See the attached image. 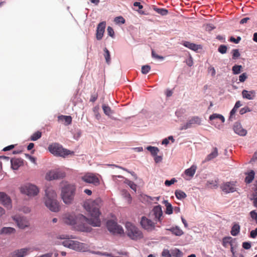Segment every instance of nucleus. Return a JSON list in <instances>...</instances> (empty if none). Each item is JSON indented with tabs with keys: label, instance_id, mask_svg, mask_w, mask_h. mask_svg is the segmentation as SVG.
I'll return each mask as SVG.
<instances>
[{
	"label": "nucleus",
	"instance_id": "obj_9",
	"mask_svg": "<svg viewBox=\"0 0 257 257\" xmlns=\"http://www.w3.org/2000/svg\"><path fill=\"white\" fill-rule=\"evenodd\" d=\"M21 192L29 196L37 195L39 192V189L34 185L31 184H26L21 187Z\"/></svg>",
	"mask_w": 257,
	"mask_h": 257
},
{
	"label": "nucleus",
	"instance_id": "obj_29",
	"mask_svg": "<svg viewBox=\"0 0 257 257\" xmlns=\"http://www.w3.org/2000/svg\"><path fill=\"white\" fill-rule=\"evenodd\" d=\"M240 226L237 223H234L231 228L230 233L233 236H236L240 231Z\"/></svg>",
	"mask_w": 257,
	"mask_h": 257
},
{
	"label": "nucleus",
	"instance_id": "obj_27",
	"mask_svg": "<svg viewBox=\"0 0 257 257\" xmlns=\"http://www.w3.org/2000/svg\"><path fill=\"white\" fill-rule=\"evenodd\" d=\"M197 167L195 165H192L190 168L186 169L185 171V174L189 177H193L195 173Z\"/></svg>",
	"mask_w": 257,
	"mask_h": 257
},
{
	"label": "nucleus",
	"instance_id": "obj_44",
	"mask_svg": "<svg viewBox=\"0 0 257 257\" xmlns=\"http://www.w3.org/2000/svg\"><path fill=\"white\" fill-rule=\"evenodd\" d=\"M114 22L116 24H124L125 19L121 16L117 17L114 19Z\"/></svg>",
	"mask_w": 257,
	"mask_h": 257
},
{
	"label": "nucleus",
	"instance_id": "obj_52",
	"mask_svg": "<svg viewBox=\"0 0 257 257\" xmlns=\"http://www.w3.org/2000/svg\"><path fill=\"white\" fill-rule=\"evenodd\" d=\"M250 111V110L249 108V107L246 106V107H244L240 109V110L239 111V113L240 114H243L247 112H249Z\"/></svg>",
	"mask_w": 257,
	"mask_h": 257
},
{
	"label": "nucleus",
	"instance_id": "obj_3",
	"mask_svg": "<svg viewBox=\"0 0 257 257\" xmlns=\"http://www.w3.org/2000/svg\"><path fill=\"white\" fill-rule=\"evenodd\" d=\"M57 194L51 187H47L45 190L44 202L46 206L51 211L57 212L60 210L59 203L56 199Z\"/></svg>",
	"mask_w": 257,
	"mask_h": 257
},
{
	"label": "nucleus",
	"instance_id": "obj_21",
	"mask_svg": "<svg viewBox=\"0 0 257 257\" xmlns=\"http://www.w3.org/2000/svg\"><path fill=\"white\" fill-rule=\"evenodd\" d=\"M209 119L212 121V124H215V123L217 122L215 120H219L220 121L221 124H222L225 121V118L224 116L220 114L213 113L209 116Z\"/></svg>",
	"mask_w": 257,
	"mask_h": 257
},
{
	"label": "nucleus",
	"instance_id": "obj_4",
	"mask_svg": "<svg viewBox=\"0 0 257 257\" xmlns=\"http://www.w3.org/2000/svg\"><path fill=\"white\" fill-rule=\"evenodd\" d=\"M76 190V186L72 184H66L62 187L61 197L65 204L69 205L73 203Z\"/></svg>",
	"mask_w": 257,
	"mask_h": 257
},
{
	"label": "nucleus",
	"instance_id": "obj_55",
	"mask_svg": "<svg viewBox=\"0 0 257 257\" xmlns=\"http://www.w3.org/2000/svg\"><path fill=\"white\" fill-rule=\"evenodd\" d=\"M257 236V228L254 230H252L251 231L250 233V236L251 238H254Z\"/></svg>",
	"mask_w": 257,
	"mask_h": 257
},
{
	"label": "nucleus",
	"instance_id": "obj_30",
	"mask_svg": "<svg viewBox=\"0 0 257 257\" xmlns=\"http://www.w3.org/2000/svg\"><path fill=\"white\" fill-rule=\"evenodd\" d=\"M167 230H170L172 232L173 234H175L177 236H181L183 234V231L178 226H176L175 227H172L170 229H168Z\"/></svg>",
	"mask_w": 257,
	"mask_h": 257
},
{
	"label": "nucleus",
	"instance_id": "obj_16",
	"mask_svg": "<svg viewBox=\"0 0 257 257\" xmlns=\"http://www.w3.org/2000/svg\"><path fill=\"white\" fill-rule=\"evenodd\" d=\"M152 214L154 216V219L157 222H161L163 217V211L161 205L155 206L152 210Z\"/></svg>",
	"mask_w": 257,
	"mask_h": 257
},
{
	"label": "nucleus",
	"instance_id": "obj_18",
	"mask_svg": "<svg viewBox=\"0 0 257 257\" xmlns=\"http://www.w3.org/2000/svg\"><path fill=\"white\" fill-rule=\"evenodd\" d=\"M30 248H23L17 249L11 253V257H24L28 254Z\"/></svg>",
	"mask_w": 257,
	"mask_h": 257
},
{
	"label": "nucleus",
	"instance_id": "obj_61",
	"mask_svg": "<svg viewBox=\"0 0 257 257\" xmlns=\"http://www.w3.org/2000/svg\"><path fill=\"white\" fill-rule=\"evenodd\" d=\"M154 160L156 163H159L161 162L162 160V157L157 156V155L156 156H154Z\"/></svg>",
	"mask_w": 257,
	"mask_h": 257
},
{
	"label": "nucleus",
	"instance_id": "obj_22",
	"mask_svg": "<svg viewBox=\"0 0 257 257\" xmlns=\"http://www.w3.org/2000/svg\"><path fill=\"white\" fill-rule=\"evenodd\" d=\"M242 95L243 98L251 100L255 97V92L254 90L247 91L243 90L242 91Z\"/></svg>",
	"mask_w": 257,
	"mask_h": 257
},
{
	"label": "nucleus",
	"instance_id": "obj_46",
	"mask_svg": "<svg viewBox=\"0 0 257 257\" xmlns=\"http://www.w3.org/2000/svg\"><path fill=\"white\" fill-rule=\"evenodd\" d=\"M176 182H177V180L174 178H172L170 180H166L165 182V184L167 186H170L171 185L174 184Z\"/></svg>",
	"mask_w": 257,
	"mask_h": 257
},
{
	"label": "nucleus",
	"instance_id": "obj_47",
	"mask_svg": "<svg viewBox=\"0 0 257 257\" xmlns=\"http://www.w3.org/2000/svg\"><path fill=\"white\" fill-rule=\"evenodd\" d=\"M162 255L164 257H171V251L168 249H164L162 252Z\"/></svg>",
	"mask_w": 257,
	"mask_h": 257
},
{
	"label": "nucleus",
	"instance_id": "obj_19",
	"mask_svg": "<svg viewBox=\"0 0 257 257\" xmlns=\"http://www.w3.org/2000/svg\"><path fill=\"white\" fill-rule=\"evenodd\" d=\"M105 26L106 23L105 22H101L98 25L96 34V38L98 40H100L102 38Z\"/></svg>",
	"mask_w": 257,
	"mask_h": 257
},
{
	"label": "nucleus",
	"instance_id": "obj_57",
	"mask_svg": "<svg viewBox=\"0 0 257 257\" xmlns=\"http://www.w3.org/2000/svg\"><path fill=\"white\" fill-rule=\"evenodd\" d=\"M98 95L97 93H95L94 94L91 95L90 101H91L92 102H95L96 99H97Z\"/></svg>",
	"mask_w": 257,
	"mask_h": 257
},
{
	"label": "nucleus",
	"instance_id": "obj_37",
	"mask_svg": "<svg viewBox=\"0 0 257 257\" xmlns=\"http://www.w3.org/2000/svg\"><path fill=\"white\" fill-rule=\"evenodd\" d=\"M147 149L149 152H150V153L153 156H156L158 154V152H159V149L157 147H155L148 146L147 148Z\"/></svg>",
	"mask_w": 257,
	"mask_h": 257
},
{
	"label": "nucleus",
	"instance_id": "obj_59",
	"mask_svg": "<svg viewBox=\"0 0 257 257\" xmlns=\"http://www.w3.org/2000/svg\"><path fill=\"white\" fill-rule=\"evenodd\" d=\"M128 185L134 190H136L137 185L132 181H130Z\"/></svg>",
	"mask_w": 257,
	"mask_h": 257
},
{
	"label": "nucleus",
	"instance_id": "obj_23",
	"mask_svg": "<svg viewBox=\"0 0 257 257\" xmlns=\"http://www.w3.org/2000/svg\"><path fill=\"white\" fill-rule=\"evenodd\" d=\"M58 120L63 123L65 125L70 124L72 122V117L69 115H61L58 116Z\"/></svg>",
	"mask_w": 257,
	"mask_h": 257
},
{
	"label": "nucleus",
	"instance_id": "obj_33",
	"mask_svg": "<svg viewBox=\"0 0 257 257\" xmlns=\"http://www.w3.org/2000/svg\"><path fill=\"white\" fill-rule=\"evenodd\" d=\"M102 109L103 110L104 113L108 116H110L111 114H112L113 112L111 110V108L108 106V105H106L105 104H103L102 106Z\"/></svg>",
	"mask_w": 257,
	"mask_h": 257
},
{
	"label": "nucleus",
	"instance_id": "obj_34",
	"mask_svg": "<svg viewBox=\"0 0 257 257\" xmlns=\"http://www.w3.org/2000/svg\"><path fill=\"white\" fill-rule=\"evenodd\" d=\"M154 10L158 14H159L162 16H166L168 14V11L167 9L164 8H158L157 7H154Z\"/></svg>",
	"mask_w": 257,
	"mask_h": 257
},
{
	"label": "nucleus",
	"instance_id": "obj_50",
	"mask_svg": "<svg viewBox=\"0 0 257 257\" xmlns=\"http://www.w3.org/2000/svg\"><path fill=\"white\" fill-rule=\"evenodd\" d=\"M152 57L155 59H160V60L164 59V57L163 56L158 55L155 52V51L154 50H152Z\"/></svg>",
	"mask_w": 257,
	"mask_h": 257
},
{
	"label": "nucleus",
	"instance_id": "obj_2",
	"mask_svg": "<svg viewBox=\"0 0 257 257\" xmlns=\"http://www.w3.org/2000/svg\"><path fill=\"white\" fill-rule=\"evenodd\" d=\"M64 222L69 225H75V227L81 231H88L89 227L87 222L89 221L85 216L74 213L66 214L63 217Z\"/></svg>",
	"mask_w": 257,
	"mask_h": 257
},
{
	"label": "nucleus",
	"instance_id": "obj_8",
	"mask_svg": "<svg viewBox=\"0 0 257 257\" xmlns=\"http://www.w3.org/2000/svg\"><path fill=\"white\" fill-rule=\"evenodd\" d=\"M140 224L142 227L148 232H151L155 230L157 222L154 220H152L149 216H142L140 220Z\"/></svg>",
	"mask_w": 257,
	"mask_h": 257
},
{
	"label": "nucleus",
	"instance_id": "obj_45",
	"mask_svg": "<svg viewBox=\"0 0 257 257\" xmlns=\"http://www.w3.org/2000/svg\"><path fill=\"white\" fill-rule=\"evenodd\" d=\"M232 53L233 59H235L240 56V53L238 49L232 50Z\"/></svg>",
	"mask_w": 257,
	"mask_h": 257
},
{
	"label": "nucleus",
	"instance_id": "obj_14",
	"mask_svg": "<svg viewBox=\"0 0 257 257\" xmlns=\"http://www.w3.org/2000/svg\"><path fill=\"white\" fill-rule=\"evenodd\" d=\"M81 180L87 183H91L94 185H98L99 184L98 178L92 173H86L81 177Z\"/></svg>",
	"mask_w": 257,
	"mask_h": 257
},
{
	"label": "nucleus",
	"instance_id": "obj_1",
	"mask_svg": "<svg viewBox=\"0 0 257 257\" xmlns=\"http://www.w3.org/2000/svg\"><path fill=\"white\" fill-rule=\"evenodd\" d=\"M102 200L97 198L95 200H88L84 203V207L91 216V218L87 220L90 221L87 222L88 225H91L93 226H100L101 224L99 216L101 214L100 208L102 206Z\"/></svg>",
	"mask_w": 257,
	"mask_h": 257
},
{
	"label": "nucleus",
	"instance_id": "obj_10",
	"mask_svg": "<svg viewBox=\"0 0 257 257\" xmlns=\"http://www.w3.org/2000/svg\"><path fill=\"white\" fill-rule=\"evenodd\" d=\"M12 218L20 229H25L30 226L29 221L25 216L16 215L12 216Z\"/></svg>",
	"mask_w": 257,
	"mask_h": 257
},
{
	"label": "nucleus",
	"instance_id": "obj_49",
	"mask_svg": "<svg viewBox=\"0 0 257 257\" xmlns=\"http://www.w3.org/2000/svg\"><path fill=\"white\" fill-rule=\"evenodd\" d=\"M186 63L187 65L190 67L192 66L193 65V58L191 56H190L189 58L186 59Z\"/></svg>",
	"mask_w": 257,
	"mask_h": 257
},
{
	"label": "nucleus",
	"instance_id": "obj_56",
	"mask_svg": "<svg viewBox=\"0 0 257 257\" xmlns=\"http://www.w3.org/2000/svg\"><path fill=\"white\" fill-rule=\"evenodd\" d=\"M250 217L254 219L257 220V212L253 210L250 212Z\"/></svg>",
	"mask_w": 257,
	"mask_h": 257
},
{
	"label": "nucleus",
	"instance_id": "obj_51",
	"mask_svg": "<svg viewBox=\"0 0 257 257\" xmlns=\"http://www.w3.org/2000/svg\"><path fill=\"white\" fill-rule=\"evenodd\" d=\"M240 40H241V38L240 37H237L236 39H235L233 37H231L230 38V41L233 42L235 44H238L240 42Z\"/></svg>",
	"mask_w": 257,
	"mask_h": 257
},
{
	"label": "nucleus",
	"instance_id": "obj_60",
	"mask_svg": "<svg viewBox=\"0 0 257 257\" xmlns=\"http://www.w3.org/2000/svg\"><path fill=\"white\" fill-rule=\"evenodd\" d=\"M208 71L211 73L212 76H214L215 75L216 72L214 67H210L208 68Z\"/></svg>",
	"mask_w": 257,
	"mask_h": 257
},
{
	"label": "nucleus",
	"instance_id": "obj_36",
	"mask_svg": "<svg viewBox=\"0 0 257 257\" xmlns=\"http://www.w3.org/2000/svg\"><path fill=\"white\" fill-rule=\"evenodd\" d=\"M229 244L230 246L232 245V238L231 237H225L223 238L222 245L224 247H227Z\"/></svg>",
	"mask_w": 257,
	"mask_h": 257
},
{
	"label": "nucleus",
	"instance_id": "obj_53",
	"mask_svg": "<svg viewBox=\"0 0 257 257\" xmlns=\"http://www.w3.org/2000/svg\"><path fill=\"white\" fill-rule=\"evenodd\" d=\"M107 31L109 36L111 37H113L114 34L113 29L111 27H108L107 29Z\"/></svg>",
	"mask_w": 257,
	"mask_h": 257
},
{
	"label": "nucleus",
	"instance_id": "obj_7",
	"mask_svg": "<svg viewBox=\"0 0 257 257\" xmlns=\"http://www.w3.org/2000/svg\"><path fill=\"white\" fill-rule=\"evenodd\" d=\"M48 150L51 153L56 156L65 157L66 156L71 154L70 151L64 149L61 145L57 143L50 145L48 147Z\"/></svg>",
	"mask_w": 257,
	"mask_h": 257
},
{
	"label": "nucleus",
	"instance_id": "obj_41",
	"mask_svg": "<svg viewBox=\"0 0 257 257\" xmlns=\"http://www.w3.org/2000/svg\"><path fill=\"white\" fill-rule=\"evenodd\" d=\"M242 68L241 65H235L232 67V70L234 74H238L240 73L241 69Z\"/></svg>",
	"mask_w": 257,
	"mask_h": 257
},
{
	"label": "nucleus",
	"instance_id": "obj_58",
	"mask_svg": "<svg viewBox=\"0 0 257 257\" xmlns=\"http://www.w3.org/2000/svg\"><path fill=\"white\" fill-rule=\"evenodd\" d=\"M250 18H249V17H246V18H244L243 19H242L240 21V24H244L245 23H246L248 21H249V20H250Z\"/></svg>",
	"mask_w": 257,
	"mask_h": 257
},
{
	"label": "nucleus",
	"instance_id": "obj_40",
	"mask_svg": "<svg viewBox=\"0 0 257 257\" xmlns=\"http://www.w3.org/2000/svg\"><path fill=\"white\" fill-rule=\"evenodd\" d=\"M171 251V256L175 257H181L182 255V252L178 248L172 249Z\"/></svg>",
	"mask_w": 257,
	"mask_h": 257
},
{
	"label": "nucleus",
	"instance_id": "obj_13",
	"mask_svg": "<svg viewBox=\"0 0 257 257\" xmlns=\"http://www.w3.org/2000/svg\"><path fill=\"white\" fill-rule=\"evenodd\" d=\"M201 120L199 117L193 116L190 119H189L185 124L182 125L180 130H187L188 128L192 127L194 125H200L201 124Z\"/></svg>",
	"mask_w": 257,
	"mask_h": 257
},
{
	"label": "nucleus",
	"instance_id": "obj_12",
	"mask_svg": "<svg viewBox=\"0 0 257 257\" xmlns=\"http://www.w3.org/2000/svg\"><path fill=\"white\" fill-rule=\"evenodd\" d=\"M65 176V173L59 170H52L47 173L46 179L47 180H52L63 178Z\"/></svg>",
	"mask_w": 257,
	"mask_h": 257
},
{
	"label": "nucleus",
	"instance_id": "obj_42",
	"mask_svg": "<svg viewBox=\"0 0 257 257\" xmlns=\"http://www.w3.org/2000/svg\"><path fill=\"white\" fill-rule=\"evenodd\" d=\"M150 70L151 67L148 65H146L142 67L141 71L143 74H146L150 71Z\"/></svg>",
	"mask_w": 257,
	"mask_h": 257
},
{
	"label": "nucleus",
	"instance_id": "obj_24",
	"mask_svg": "<svg viewBox=\"0 0 257 257\" xmlns=\"http://www.w3.org/2000/svg\"><path fill=\"white\" fill-rule=\"evenodd\" d=\"M11 166L13 169L17 170L23 165V160L21 159H12L11 161Z\"/></svg>",
	"mask_w": 257,
	"mask_h": 257
},
{
	"label": "nucleus",
	"instance_id": "obj_35",
	"mask_svg": "<svg viewBox=\"0 0 257 257\" xmlns=\"http://www.w3.org/2000/svg\"><path fill=\"white\" fill-rule=\"evenodd\" d=\"M254 177V172L253 171H251L248 173L247 175L245 178V182L247 183H250L253 180Z\"/></svg>",
	"mask_w": 257,
	"mask_h": 257
},
{
	"label": "nucleus",
	"instance_id": "obj_6",
	"mask_svg": "<svg viewBox=\"0 0 257 257\" xmlns=\"http://www.w3.org/2000/svg\"><path fill=\"white\" fill-rule=\"evenodd\" d=\"M62 244L65 247L77 251H86L88 249V246L87 244L70 239H67L63 241Z\"/></svg>",
	"mask_w": 257,
	"mask_h": 257
},
{
	"label": "nucleus",
	"instance_id": "obj_11",
	"mask_svg": "<svg viewBox=\"0 0 257 257\" xmlns=\"http://www.w3.org/2000/svg\"><path fill=\"white\" fill-rule=\"evenodd\" d=\"M108 230L114 234H121L123 233V229L121 226L113 220H108L106 223Z\"/></svg>",
	"mask_w": 257,
	"mask_h": 257
},
{
	"label": "nucleus",
	"instance_id": "obj_62",
	"mask_svg": "<svg viewBox=\"0 0 257 257\" xmlns=\"http://www.w3.org/2000/svg\"><path fill=\"white\" fill-rule=\"evenodd\" d=\"M14 148V145H10V146L5 147V148L3 149V150L4 151H9V150L13 149Z\"/></svg>",
	"mask_w": 257,
	"mask_h": 257
},
{
	"label": "nucleus",
	"instance_id": "obj_15",
	"mask_svg": "<svg viewBox=\"0 0 257 257\" xmlns=\"http://www.w3.org/2000/svg\"><path fill=\"white\" fill-rule=\"evenodd\" d=\"M220 188L223 192L226 193H232L236 191L235 184L231 182L223 183L221 185Z\"/></svg>",
	"mask_w": 257,
	"mask_h": 257
},
{
	"label": "nucleus",
	"instance_id": "obj_64",
	"mask_svg": "<svg viewBox=\"0 0 257 257\" xmlns=\"http://www.w3.org/2000/svg\"><path fill=\"white\" fill-rule=\"evenodd\" d=\"M52 255H53L52 252H49V253H47L42 254V255H41L39 256H37V257H52Z\"/></svg>",
	"mask_w": 257,
	"mask_h": 257
},
{
	"label": "nucleus",
	"instance_id": "obj_5",
	"mask_svg": "<svg viewBox=\"0 0 257 257\" xmlns=\"http://www.w3.org/2000/svg\"><path fill=\"white\" fill-rule=\"evenodd\" d=\"M125 228L126 234L131 239L138 240L143 237L142 232L132 223L126 222Z\"/></svg>",
	"mask_w": 257,
	"mask_h": 257
},
{
	"label": "nucleus",
	"instance_id": "obj_48",
	"mask_svg": "<svg viewBox=\"0 0 257 257\" xmlns=\"http://www.w3.org/2000/svg\"><path fill=\"white\" fill-rule=\"evenodd\" d=\"M247 78V76L246 73H243L241 74L239 76V80L241 82H244Z\"/></svg>",
	"mask_w": 257,
	"mask_h": 257
},
{
	"label": "nucleus",
	"instance_id": "obj_54",
	"mask_svg": "<svg viewBox=\"0 0 257 257\" xmlns=\"http://www.w3.org/2000/svg\"><path fill=\"white\" fill-rule=\"evenodd\" d=\"M242 247L245 249H248L251 247V244L249 242H244L242 243Z\"/></svg>",
	"mask_w": 257,
	"mask_h": 257
},
{
	"label": "nucleus",
	"instance_id": "obj_43",
	"mask_svg": "<svg viewBox=\"0 0 257 257\" xmlns=\"http://www.w3.org/2000/svg\"><path fill=\"white\" fill-rule=\"evenodd\" d=\"M227 49V47L226 46L224 45H221L218 49V51L219 52H220L221 54H225L226 53Z\"/></svg>",
	"mask_w": 257,
	"mask_h": 257
},
{
	"label": "nucleus",
	"instance_id": "obj_28",
	"mask_svg": "<svg viewBox=\"0 0 257 257\" xmlns=\"http://www.w3.org/2000/svg\"><path fill=\"white\" fill-rule=\"evenodd\" d=\"M218 150L217 148H213V151L211 152L210 154H209L206 157L205 160L206 161H209L213 159L216 158L218 156Z\"/></svg>",
	"mask_w": 257,
	"mask_h": 257
},
{
	"label": "nucleus",
	"instance_id": "obj_38",
	"mask_svg": "<svg viewBox=\"0 0 257 257\" xmlns=\"http://www.w3.org/2000/svg\"><path fill=\"white\" fill-rule=\"evenodd\" d=\"M42 136V133L40 131H37L34 133L30 138V140L32 141H36L39 139Z\"/></svg>",
	"mask_w": 257,
	"mask_h": 257
},
{
	"label": "nucleus",
	"instance_id": "obj_25",
	"mask_svg": "<svg viewBox=\"0 0 257 257\" xmlns=\"http://www.w3.org/2000/svg\"><path fill=\"white\" fill-rule=\"evenodd\" d=\"M183 45L194 51H197L198 49H201L200 45H196L194 43H191L190 42L185 41L183 43Z\"/></svg>",
	"mask_w": 257,
	"mask_h": 257
},
{
	"label": "nucleus",
	"instance_id": "obj_17",
	"mask_svg": "<svg viewBox=\"0 0 257 257\" xmlns=\"http://www.w3.org/2000/svg\"><path fill=\"white\" fill-rule=\"evenodd\" d=\"M0 203L8 208H12V201L10 197L5 192H0Z\"/></svg>",
	"mask_w": 257,
	"mask_h": 257
},
{
	"label": "nucleus",
	"instance_id": "obj_31",
	"mask_svg": "<svg viewBox=\"0 0 257 257\" xmlns=\"http://www.w3.org/2000/svg\"><path fill=\"white\" fill-rule=\"evenodd\" d=\"M176 197L180 200L185 199L187 197L186 193L181 190H176L175 192Z\"/></svg>",
	"mask_w": 257,
	"mask_h": 257
},
{
	"label": "nucleus",
	"instance_id": "obj_32",
	"mask_svg": "<svg viewBox=\"0 0 257 257\" xmlns=\"http://www.w3.org/2000/svg\"><path fill=\"white\" fill-rule=\"evenodd\" d=\"M164 204L166 207L165 213L167 214H171L173 213V207L172 205L168 202L167 200L164 201Z\"/></svg>",
	"mask_w": 257,
	"mask_h": 257
},
{
	"label": "nucleus",
	"instance_id": "obj_63",
	"mask_svg": "<svg viewBox=\"0 0 257 257\" xmlns=\"http://www.w3.org/2000/svg\"><path fill=\"white\" fill-rule=\"evenodd\" d=\"M134 6L138 7L139 8V9H142L143 8V6L139 2H135L134 3Z\"/></svg>",
	"mask_w": 257,
	"mask_h": 257
},
{
	"label": "nucleus",
	"instance_id": "obj_20",
	"mask_svg": "<svg viewBox=\"0 0 257 257\" xmlns=\"http://www.w3.org/2000/svg\"><path fill=\"white\" fill-rule=\"evenodd\" d=\"M233 128L235 133L241 136H244L247 133L246 130L243 128L239 122H235L233 125Z\"/></svg>",
	"mask_w": 257,
	"mask_h": 257
},
{
	"label": "nucleus",
	"instance_id": "obj_26",
	"mask_svg": "<svg viewBox=\"0 0 257 257\" xmlns=\"http://www.w3.org/2000/svg\"><path fill=\"white\" fill-rule=\"evenodd\" d=\"M15 232L16 229L14 228L11 227H4L1 229L0 231L1 234L6 235L14 234Z\"/></svg>",
	"mask_w": 257,
	"mask_h": 257
},
{
	"label": "nucleus",
	"instance_id": "obj_39",
	"mask_svg": "<svg viewBox=\"0 0 257 257\" xmlns=\"http://www.w3.org/2000/svg\"><path fill=\"white\" fill-rule=\"evenodd\" d=\"M104 57L105 58L106 62L109 64L110 63V53L106 48L104 49Z\"/></svg>",
	"mask_w": 257,
	"mask_h": 257
}]
</instances>
